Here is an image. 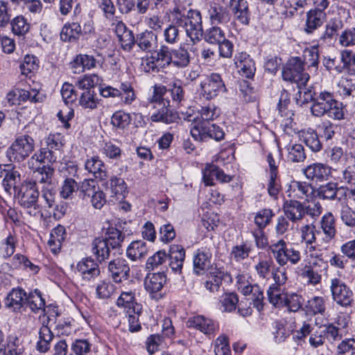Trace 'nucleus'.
Returning a JSON list of instances; mask_svg holds the SVG:
<instances>
[{
  "mask_svg": "<svg viewBox=\"0 0 355 355\" xmlns=\"http://www.w3.org/2000/svg\"><path fill=\"white\" fill-rule=\"evenodd\" d=\"M173 22L184 28L187 35L195 42L202 35V17L200 11L190 9L185 15V9L176 6L171 12Z\"/></svg>",
  "mask_w": 355,
  "mask_h": 355,
  "instance_id": "f257e3e1",
  "label": "nucleus"
},
{
  "mask_svg": "<svg viewBox=\"0 0 355 355\" xmlns=\"http://www.w3.org/2000/svg\"><path fill=\"white\" fill-rule=\"evenodd\" d=\"M39 194L35 182H25L21 185L17 195L25 212L35 218L43 217L42 207L37 202Z\"/></svg>",
  "mask_w": 355,
  "mask_h": 355,
  "instance_id": "f03ea898",
  "label": "nucleus"
},
{
  "mask_svg": "<svg viewBox=\"0 0 355 355\" xmlns=\"http://www.w3.org/2000/svg\"><path fill=\"white\" fill-rule=\"evenodd\" d=\"M269 250L280 267H283L288 263L295 266L300 262L302 259L300 251L293 247L288 248L287 243L284 239H279L271 243L269 245Z\"/></svg>",
  "mask_w": 355,
  "mask_h": 355,
  "instance_id": "7ed1b4c3",
  "label": "nucleus"
},
{
  "mask_svg": "<svg viewBox=\"0 0 355 355\" xmlns=\"http://www.w3.org/2000/svg\"><path fill=\"white\" fill-rule=\"evenodd\" d=\"M35 143L33 137L28 134L19 136L6 150L10 162H21L34 151Z\"/></svg>",
  "mask_w": 355,
  "mask_h": 355,
  "instance_id": "20e7f679",
  "label": "nucleus"
},
{
  "mask_svg": "<svg viewBox=\"0 0 355 355\" xmlns=\"http://www.w3.org/2000/svg\"><path fill=\"white\" fill-rule=\"evenodd\" d=\"M191 137L197 141H207L214 139L219 141L225 138V132L220 126L207 121H196L191 128Z\"/></svg>",
  "mask_w": 355,
  "mask_h": 355,
  "instance_id": "39448f33",
  "label": "nucleus"
},
{
  "mask_svg": "<svg viewBox=\"0 0 355 355\" xmlns=\"http://www.w3.org/2000/svg\"><path fill=\"white\" fill-rule=\"evenodd\" d=\"M284 80L295 82L298 85H306L309 80V73L304 72V64L300 58H292L288 60L282 72Z\"/></svg>",
  "mask_w": 355,
  "mask_h": 355,
  "instance_id": "423d86ee",
  "label": "nucleus"
},
{
  "mask_svg": "<svg viewBox=\"0 0 355 355\" xmlns=\"http://www.w3.org/2000/svg\"><path fill=\"white\" fill-rule=\"evenodd\" d=\"M227 92V88L221 76L211 73L200 83V94L206 100H211L221 93Z\"/></svg>",
  "mask_w": 355,
  "mask_h": 355,
  "instance_id": "0eeeda50",
  "label": "nucleus"
},
{
  "mask_svg": "<svg viewBox=\"0 0 355 355\" xmlns=\"http://www.w3.org/2000/svg\"><path fill=\"white\" fill-rule=\"evenodd\" d=\"M286 193L289 198L310 202L316 195L311 184L305 181L292 180L286 185Z\"/></svg>",
  "mask_w": 355,
  "mask_h": 355,
  "instance_id": "6e6552de",
  "label": "nucleus"
},
{
  "mask_svg": "<svg viewBox=\"0 0 355 355\" xmlns=\"http://www.w3.org/2000/svg\"><path fill=\"white\" fill-rule=\"evenodd\" d=\"M116 306L125 313H142L143 306L138 302L136 290L125 289L121 291L116 300Z\"/></svg>",
  "mask_w": 355,
  "mask_h": 355,
  "instance_id": "1a4fd4ad",
  "label": "nucleus"
},
{
  "mask_svg": "<svg viewBox=\"0 0 355 355\" xmlns=\"http://www.w3.org/2000/svg\"><path fill=\"white\" fill-rule=\"evenodd\" d=\"M330 289L332 298L338 304L345 307L351 306L353 302V293L341 279H332Z\"/></svg>",
  "mask_w": 355,
  "mask_h": 355,
  "instance_id": "9d476101",
  "label": "nucleus"
},
{
  "mask_svg": "<svg viewBox=\"0 0 355 355\" xmlns=\"http://www.w3.org/2000/svg\"><path fill=\"white\" fill-rule=\"evenodd\" d=\"M108 275L114 282L118 284L130 277V266L122 257L111 260L107 266Z\"/></svg>",
  "mask_w": 355,
  "mask_h": 355,
  "instance_id": "9b49d317",
  "label": "nucleus"
},
{
  "mask_svg": "<svg viewBox=\"0 0 355 355\" xmlns=\"http://www.w3.org/2000/svg\"><path fill=\"white\" fill-rule=\"evenodd\" d=\"M335 100L336 98L332 93L327 91L320 92L315 96L310 108L311 114L315 117L325 116Z\"/></svg>",
  "mask_w": 355,
  "mask_h": 355,
  "instance_id": "f8f14e48",
  "label": "nucleus"
},
{
  "mask_svg": "<svg viewBox=\"0 0 355 355\" xmlns=\"http://www.w3.org/2000/svg\"><path fill=\"white\" fill-rule=\"evenodd\" d=\"M208 17L211 25L223 26H227L232 19L231 12L226 6L216 3L209 4Z\"/></svg>",
  "mask_w": 355,
  "mask_h": 355,
  "instance_id": "ddd939ff",
  "label": "nucleus"
},
{
  "mask_svg": "<svg viewBox=\"0 0 355 355\" xmlns=\"http://www.w3.org/2000/svg\"><path fill=\"white\" fill-rule=\"evenodd\" d=\"M41 199L44 202L42 207L44 209H52L55 218H60L64 214V207L63 206L59 207L56 204V191L53 187H42L41 188Z\"/></svg>",
  "mask_w": 355,
  "mask_h": 355,
  "instance_id": "4468645a",
  "label": "nucleus"
},
{
  "mask_svg": "<svg viewBox=\"0 0 355 355\" xmlns=\"http://www.w3.org/2000/svg\"><path fill=\"white\" fill-rule=\"evenodd\" d=\"M305 178L313 182H323L327 180L331 175V168L322 163H313L306 166L302 169Z\"/></svg>",
  "mask_w": 355,
  "mask_h": 355,
  "instance_id": "2eb2a0df",
  "label": "nucleus"
},
{
  "mask_svg": "<svg viewBox=\"0 0 355 355\" xmlns=\"http://www.w3.org/2000/svg\"><path fill=\"white\" fill-rule=\"evenodd\" d=\"M76 271L86 282L94 280L101 273L98 264L92 258H86L80 261L76 265Z\"/></svg>",
  "mask_w": 355,
  "mask_h": 355,
  "instance_id": "dca6fc26",
  "label": "nucleus"
},
{
  "mask_svg": "<svg viewBox=\"0 0 355 355\" xmlns=\"http://www.w3.org/2000/svg\"><path fill=\"white\" fill-rule=\"evenodd\" d=\"M171 101L166 100L162 105H153L156 111L150 116V119L153 122H162L166 124L175 122L179 118L176 112L170 110Z\"/></svg>",
  "mask_w": 355,
  "mask_h": 355,
  "instance_id": "f3484780",
  "label": "nucleus"
},
{
  "mask_svg": "<svg viewBox=\"0 0 355 355\" xmlns=\"http://www.w3.org/2000/svg\"><path fill=\"white\" fill-rule=\"evenodd\" d=\"M297 270L298 275L304 279L308 285L316 286L321 282V272L327 269H321L302 263L297 267Z\"/></svg>",
  "mask_w": 355,
  "mask_h": 355,
  "instance_id": "a211bd4d",
  "label": "nucleus"
},
{
  "mask_svg": "<svg viewBox=\"0 0 355 355\" xmlns=\"http://www.w3.org/2000/svg\"><path fill=\"white\" fill-rule=\"evenodd\" d=\"M234 61L243 76L248 78L254 76L256 71L255 63L247 53H237L234 56Z\"/></svg>",
  "mask_w": 355,
  "mask_h": 355,
  "instance_id": "6ab92c4d",
  "label": "nucleus"
},
{
  "mask_svg": "<svg viewBox=\"0 0 355 355\" xmlns=\"http://www.w3.org/2000/svg\"><path fill=\"white\" fill-rule=\"evenodd\" d=\"M319 230L320 231V233L322 232L324 234L322 241L325 243H328L334 239L337 233L336 221L331 212H327L324 214L322 216L319 222Z\"/></svg>",
  "mask_w": 355,
  "mask_h": 355,
  "instance_id": "aec40b11",
  "label": "nucleus"
},
{
  "mask_svg": "<svg viewBox=\"0 0 355 355\" xmlns=\"http://www.w3.org/2000/svg\"><path fill=\"white\" fill-rule=\"evenodd\" d=\"M284 211L288 219L293 223L301 220L305 216V209L299 200L290 198L284 202Z\"/></svg>",
  "mask_w": 355,
  "mask_h": 355,
  "instance_id": "412c9836",
  "label": "nucleus"
},
{
  "mask_svg": "<svg viewBox=\"0 0 355 355\" xmlns=\"http://www.w3.org/2000/svg\"><path fill=\"white\" fill-rule=\"evenodd\" d=\"M85 169L96 179L104 180L107 178V171L104 162L98 156L88 157L85 162Z\"/></svg>",
  "mask_w": 355,
  "mask_h": 355,
  "instance_id": "4be33fe9",
  "label": "nucleus"
},
{
  "mask_svg": "<svg viewBox=\"0 0 355 355\" xmlns=\"http://www.w3.org/2000/svg\"><path fill=\"white\" fill-rule=\"evenodd\" d=\"M187 326L199 330L202 333H214L219 330L217 322L202 315L189 318L187 322Z\"/></svg>",
  "mask_w": 355,
  "mask_h": 355,
  "instance_id": "5701e85b",
  "label": "nucleus"
},
{
  "mask_svg": "<svg viewBox=\"0 0 355 355\" xmlns=\"http://www.w3.org/2000/svg\"><path fill=\"white\" fill-rule=\"evenodd\" d=\"M169 266L175 274H180L185 259V250L180 245H172L168 254Z\"/></svg>",
  "mask_w": 355,
  "mask_h": 355,
  "instance_id": "b1692460",
  "label": "nucleus"
},
{
  "mask_svg": "<svg viewBox=\"0 0 355 355\" xmlns=\"http://www.w3.org/2000/svg\"><path fill=\"white\" fill-rule=\"evenodd\" d=\"M211 253L207 250H198L193 259V272L196 275L202 274L207 270L211 264Z\"/></svg>",
  "mask_w": 355,
  "mask_h": 355,
  "instance_id": "393cba45",
  "label": "nucleus"
},
{
  "mask_svg": "<svg viewBox=\"0 0 355 355\" xmlns=\"http://www.w3.org/2000/svg\"><path fill=\"white\" fill-rule=\"evenodd\" d=\"M326 18V12H318L311 9L306 14L304 31L308 35L313 34L324 24Z\"/></svg>",
  "mask_w": 355,
  "mask_h": 355,
  "instance_id": "a878e982",
  "label": "nucleus"
},
{
  "mask_svg": "<svg viewBox=\"0 0 355 355\" xmlns=\"http://www.w3.org/2000/svg\"><path fill=\"white\" fill-rule=\"evenodd\" d=\"M105 186L107 189L110 190V198L114 200H122L125 198L127 186L122 178L113 176L105 182Z\"/></svg>",
  "mask_w": 355,
  "mask_h": 355,
  "instance_id": "bb28decb",
  "label": "nucleus"
},
{
  "mask_svg": "<svg viewBox=\"0 0 355 355\" xmlns=\"http://www.w3.org/2000/svg\"><path fill=\"white\" fill-rule=\"evenodd\" d=\"M25 304L26 292L21 288H13L5 300L6 306L13 311H19Z\"/></svg>",
  "mask_w": 355,
  "mask_h": 355,
  "instance_id": "cd10ccee",
  "label": "nucleus"
},
{
  "mask_svg": "<svg viewBox=\"0 0 355 355\" xmlns=\"http://www.w3.org/2000/svg\"><path fill=\"white\" fill-rule=\"evenodd\" d=\"M65 237L66 230L64 226L58 225L51 230L47 245L53 254H57L60 251Z\"/></svg>",
  "mask_w": 355,
  "mask_h": 355,
  "instance_id": "c85d7f7f",
  "label": "nucleus"
},
{
  "mask_svg": "<svg viewBox=\"0 0 355 355\" xmlns=\"http://www.w3.org/2000/svg\"><path fill=\"white\" fill-rule=\"evenodd\" d=\"M171 65L177 69H184L191 62V55L185 47L180 46L177 49H171Z\"/></svg>",
  "mask_w": 355,
  "mask_h": 355,
  "instance_id": "c756f323",
  "label": "nucleus"
},
{
  "mask_svg": "<svg viewBox=\"0 0 355 355\" xmlns=\"http://www.w3.org/2000/svg\"><path fill=\"white\" fill-rule=\"evenodd\" d=\"M166 282V277L164 272H157L148 275L145 279L146 290L150 293L160 291Z\"/></svg>",
  "mask_w": 355,
  "mask_h": 355,
  "instance_id": "7c9ffc66",
  "label": "nucleus"
},
{
  "mask_svg": "<svg viewBox=\"0 0 355 355\" xmlns=\"http://www.w3.org/2000/svg\"><path fill=\"white\" fill-rule=\"evenodd\" d=\"M148 252L146 242L141 240L132 241L126 249V255L132 261L144 258Z\"/></svg>",
  "mask_w": 355,
  "mask_h": 355,
  "instance_id": "2f4dec72",
  "label": "nucleus"
},
{
  "mask_svg": "<svg viewBox=\"0 0 355 355\" xmlns=\"http://www.w3.org/2000/svg\"><path fill=\"white\" fill-rule=\"evenodd\" d=\"M135 44L144 51H151L157 44V35L152 31H146L137 35Z\"/></svg>",
  "mask_w": 355,
  "mask_h": 355,
  "instance_id": "473e14b6",
  "label": "nucleus"
},
{
  "mask_svg": "<svg viewBox=\"0 0 355 355\" xmlns=\"http://www.w3.org/2000/svg\"><path fill=\"white\" fill-rule=\"evenodd\" d=\"M34 180L32 182L44 184L43 187H53L52 178L54 173V169L49 165H44L36 171H33ZM31 182V181H30Z\"/></svg>",
  "mask_w": 355,
  "mask_h": 355,
  "instance_id": "72a5a7b5",
  "label": "nucleus"
},
{
  "mask_svg": "<svg viewBox=\"0 0 355 355\" xmlns=\"http://www.w3.org/2000/svg\"><path fill=\"white\" fill-rule=\"evenodd\" d=\"M300 238L302 242H304L306 247L309 246V251H315V245L313 244L316 242V235L320 234V230H317L313 224H307L300 228Z\"/></svg>",
  "mask_w": 355,
  "mask_h": 355,
  "instance_id": "f704fd0d",
  "label": "nucleus"
},
{
  "mask_svg": "<svg viewBox=\"0 0 355 355\" xmlns=\"http://www.w3.org/2000/svg\"><path fill=\"white\" fill-rule=\"evenodd\" d=\"M82 27L78 23L66 24L62 28L60 39L65 42H75L79 39Z\"/></svg>",
  "mask_w": 355,
  "mask_h": 355,
  "instance_id": "c9c22d12",
  "label": "nucleus"
},
{
  "mask_svg": "<svg viewBox=\"0 0 355 355\" xmlns=\"http://www.w3.org/2000/svg\"><path fill=\"white\" fill-rule=\"evenodd\" d=\"M239 299L236 293H225L220 297L219 309L222 312L231 313L236 309Z\"/></svg>",
  "mask_w": 355,
  "mask_h": 355,
  "instance_id": "e433bc0d",
  "label": "nucleus"
},
{
  "mask_svg": "<svg viewBox=\"0 0 355 355\" xmlns=\"http://www.w3.org/2000/svg\"><path fill=\"white\" fill-rule=\"evenodd\" d=\"M343 27V22L339 17L331 19L326 24L325 31L321 35L320 40L324 42H330Z\"/></svg>",
  "mask_w": 355,
  "mask_h": 355,
  "instance_id": "4c0bfd02",
  "label": "nucleus"
},
{
  "mask_svg": "<svg viewBox=\"0 0 355 355\" xmlns=\"http://www.w3.org/2000/svg\"><path fill=\"white\" fill-rule=\"evenodd\" d=\"M110 246L107 241L104 240L103 237L96 238L92 244V250L93 254L96 257L98 261H103L108 259L110 253Z\"/></svg>",
  "mask_w": 355,
  "mask_h": 355,
  "instance_id": "58836bf2",
  "label": "nucleus"
},
{
  "mask_svg": "<svg viewBox=\"0 0 355 355\" xmlns=\"http://www.w3.org/2000/svg\"><path fill=\"white\" fill-rule=\"evenodd\" d=\"M159 71H164L171 65V49L166 45H162L159 49L152 53Z\"/></svg>",
  "mask_w": 355,
  "mask_h": 355,
  "instance_id": "ea45409f",
  "label": "nucleus"
},
{
  "mask_svg": "<svg viewBox=\"0 0 355 355\" xmlns=\"http://www.w3.org/2000/svg\"><path fill=\"white\" fill-rule=\"evenodd\" d=\"M303 141L306 146L314 153L319 152L322 148V144L319 139V135L311 128L302 132Z\"/></svg>",
  "mask_w": 355,
  "mask_h": 355,
  "instance_id": "a19ab883",
  "label": "nucleus"
},
{
  "mask_svg": "<svg viewBox=\"0 0 355 355\" xmlns=\"http://www.w3.org/2000/svg\"><path fill=\"white\" fill-rule=\"evenodd\" d=\"M288 161L293 163L304 162L306 158L304 146L300 144H290L286 147Z\"/></svg>",
  "mask_w": 355,
  "mask_h": 355,
  "instance_id": "79ce46f5",
  "label": "nucleus"
},
{
  "mask_svg": "<svg viewBox=\"0 0 355 355\" xmlns=\"http://www.w3.org/2000/svg\"><path fill=\"white\" fill-rule=\"evenodd\" d=\"M20 180V174L17 171H12L8 173L2 181V185L4 190L9 194L14 193L17 195V192L20 187L18 183Z\"/></svg>",
  "mask_w": 355,
  "mask_h": 355,
  "instance_id": "37998d69",
  "label": "nucleus"
},
{
  "mask_svg": "<svg viewBox=\"0 0 355 355\" xmlns=\"http://www.w3.org/2000/svg\"><path fill=\"white\" fill-rule=\"evenodd\" d=\"M327 299L321 296H315L309 300L305 305L307 313L316 315L324 314L326 311Z\"/></svg>",
  "mask_w": 355,
  "mask_h": 355,
  "instance_id": "c03bdc74",
  "label": "nucleus"
},
{
  "mask_svg": "<svg viewBox=\"0 0 355 355\" xmlns=\"http://www.w3.org/2000/svg\"><path fill=\"white\" fill-rule=\"evenodd\" d=\"M26 303L33 312L39 311H44L45 302L42 297V293L37 289L30 292L28 295H26Z\"/></svg>",
  "mask_w": 355,
  "mask_h": 355,
  "instance_id": "a18cd8bd",
  "label": "nucleus"
},
{
  "mask_svg": "<svg viewBox=\"0 0 355 355\" xmlns=\"http://www.w3.org/2000/svg\"><path fill=\"white\" fill-rule=\"evenodd\" d=\"M200 120L198 121H214L220 115V110L214 103H209L207 105L201 106L198 110Z\"/></svg>",
  "mask_w": 355,
  "mask_h": 355,
  "instance_id": "49530a36",
  "label": "nucleus"
},
{
  "mask_svg": "<svg viewBox=\"0 0 355 355\" xmlns=\"http://www.w3.org/2000/svg\"><path fill=\"white\" fill-rule=\"evenodd\" d=\"M252 250L250 243H243L240 245H234L230 252V257L236 262H241L246 259Z\"/></svg>",
  "mask_w": 355,
  "mask_h": 355,
  "instance_id": "de8ad7c7",
  "label": "nucleus"
},
{
  "mask_svg": "<svg viewBox=\"0 0 355 355\" xmlns=\"http://www.w3.org/2000/svg\"><path fill=\"white\" fill-rule=\"evenodd\" d=\"M11 26V31L15 35L23 36L26 35L30 29V24L28 23L27 19L23 15H17L10 22Z\"/></svg>",
  "mask_w": 355,
  "mask_h": 355,
  "instance_id": "09e8293b",
  "label": "nucleus"
},
{
  "mask_svg": "<svg viewBox=\"0 0 355 355\" xmlns=\"http://www.w3.org/2000/svg\"><path fill=\"white\" fill-rule=\"evenodd\" d=\"M103 78L95 73L85 75L76 83V86L80 89L91 90L92 88L101 85Z\"/></svg>",
  "mask_w": 355,
  "mask_h": 355,
  "instance_id": "8fccbe9b",
  "label": "nucleus"
},
{
  "mask_svg": "<svg viewBox=\"0 0 355 355\" xmlns=\"http://www.w3.org/2000/svg\"><path fill=\"white\" fill-rule=\"evenodd\" d=\"M125 234L115 227H109L105 233L104 240L107 241L112 248H116L121 246L123 242Z\"/></svg>",
  "mask_w": 355,
  "mask_h": 355,
  "instance_id": "3c124183",
  "label": "nucleus"
},
{
  "mask_svg": "<svg viewBox=\"0 0 355 355\" xmlns=\"http://www.w3.org/2000/svg\"><path fill=\"white\" fill-rule=\"evenodd\" d=\"M338 191V184L330 182L320 185L317 190V195L322 200H335Z\"/></svg>",
  "mask_w": 355,
  "mask_h": 355,
  "instance_id": "603ef678",
  "label": "nucleus"
},
{
  "mask_svg": "<svg viewBox=\"0 0 355 355\" xmlns=\"http://www.w3.org/2000/svg\"><path fill=\"white\" fill-rule=\"evenodd\" d=\"M99 100L93 90L85 91L79 98V105L84 109L90 110L97 108Z\"/></svg>",
  "mask_w": 355,
  "mask_h": 355,
  "instance_id": "864d4df0",
  "label": "nucleus"
},
{
  "mask_svg": "<svg viewBox=\"0 0 355 355\" xmlns=\"http://www.w3.org/2000/svg\"><path fill=\"white\" fill-rule=\"evenodd\" d=\"M223 275L224 272L219 269H215L211 272L210 276L208 277L207 280L204 284L206 289L211 293L218 291L222 284Z\"/></svg>",
  "mask_w": 355,
  "mask_h": 355,
  "instance_id": "5fc2aeb1",
  "label": "nucleus"
},
{
  "mask_svg": "<svg viewBox=\"0 0 355 355\" xmlns=\"http://www.w3.org/2000/svg\"><path fill=\"white\" fill-rule=\"evenodd\" d=\"M273 267L274 262L271 258L259 259L254 265V270L259 278L268 279Z\"/></svg>",
  "mask_w": 355,
  "mask_h": 355,
  "instance_id": "6e6d98bb",
  "label": "nucleus"
},
{
  "mask_svg": "<svg viewBox=\"0 0 355 355\" xmlns=\"http://www.w3.org/2000/svg\"><path fill=\"white\" fill-rule=\"evenodd\" d=\"M208 28L205 33V40L209 44H218L225 39V33L222 28L217 25Z\"/></svg>",
  "mask_w": 355,
  "mask_h": 355,
  "instance_id": "4d7b16f0",
  "label": "nucleus"
},
{
  "mask_svg": "<svg viewBox=\"0 0 355 355\" xmlns=\"http://www.w3.org/2000/svg\"><path fill=\"white\" fill-rule=\"evenodd\" d=\"M169 92L172 103L171 106H179L185 101V92L181 83L175 82L171 84Z\"/></svg>",
  "mask_w": 355,
  "mask_h": 355,
  "instance_id": "13d9d810",
  "label": "nucleus"
},
{
  "mask_svg": "<svg viewBox=\"0 0 355 355\" xmlns=\"http://www.w3.org/2000/svg\"><path fill=\"white\" fill-rule=\"evenodd\" d=\"M25 89H14L10 91L6 96L3 103L5 106L11 107L13 105H20L24 102L26 98Z\"/></svg>",
  "mask_w": 355,
  "mask_h": 355,
  "instance_id": "bf43d9fd",
  "label": "nucleus"
},
{
  "mask_svg": "<svg viewBox=\"0 0 355 355\" xmlns=\"http://www.w3.org/2000/svg\"><path fill=\"white\" fill-rule=\"evenodd\" d=\"M116 286L107 281H101L96 286V297L101 300H107L114 293Z\"/></svg>",
  "mask_w": 355,
  "mask_h": 355,
  "instance_id": "052dcab7",
  "label": "nucleus"
},
{
  "mask_svg": "<svg viewBox=\"0 0 355 355\" xmlns=\"http://www.w3.org/2000/svg\"><path fill=\"white\" fill-rule=\"evenodd\" d=\"M272 326L277 333H293L297 327L295 320L292 317L277 320L273 322Z\"/></svg>",
  "mask_w": 355,
  "mask_h": 355,
  "instance_id": "680f3d73",
  "label": "nucleus"
},
{
  "mask_svg": "<svg viewBox=\"0 0 355 355\" xmlns=\"http://www.w3.org/2000/svg\"><path fill=\"white\" fill-rule=\"evenodd\" d=\"M347 110L345 106L342 102L337 101L336 99L334 101L326 114V115L334 120L341 121L344 120L346 117Z\"/></svg>",
  "mask_w": 355,
  "mask_h": 355,
  "instance_id": "e2e57ef3",
  "label": "nucleus"
},
{
  "mask_svg": "<svg viewBox=\"0 0 355 355\" xmlns=\"http://www.w3.org/2000/svg\"><path fill=\"white\" fill-rule=\"evenodd\" d=\"M267 295L270 304L275 306H284L286 293H281L280 288L277 285H270L267 291Z\"/></svg>",
  "mask_w": 355,
  "mask_h": 355,
  "instance_id": "0e129e2a",
  "label": "nucleus"
},
{
  "mask_svg": "<svg viewBox=\"0 0 355 355\" xmlns=\"http://www.w3.org/2000/svg\"><path fill=\"white\" fill-rule=\"evenodd\" d=\"M252 295V302L254 307L256 308L258 311H261L264 306L263 289H261L258 284H254V286L250 288L248 295Z\"/></svg>",
  "mask_w": 355,
  "mask_h": 355,
  "instance_id": "69168bd1",
  "label": "nucleus"
},
{
  "mask_svg": "<svg viewBox=\"0 0 355 355\" xmlns=\"http://www.w3.org/2000/svg\"><path fill=\"white\" fill-rule=\"evenodd\" d=\"M63 141V136L58 132L50 133L43 139L45 148H49L50 150L53 149L58 151H60L62 149L64 145Z\"/></svg>",
  "mask_w": 355,
  "mask_h": 355,
  "instance_id": "338daca9",
  "label": "nucleus"
},
{
  "mask_svg": "<svg viewBox=\"0 0 355 355\" xmlns=\"http://www.w3.org/2000/svg\"><path fill=\"white\" fill-rule=\"evenodd\" d=\"M340 219L348 227H355V211L347 204H343L340 209Z\"/></svg>",
  "mask_w": 355,
  "mask_h": 355,
  "instance_id": "774afa93",
  "label": "nucleus"
}]
</instances>
